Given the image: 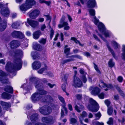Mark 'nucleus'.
<instances>
[{
    "mask_svg": "<svg viewBox=\"0 0 125 125\" xmlns=\"http://www.w3.org/2000/svg\"><path fill=\"white\" fill-rule=\"evenodd\" d=\"M1 96L3 98L8 99H10L11 97V95L5 92L3 93L2 94Z\"/></svg>",
    "mask_w": 125,
    "mask_h": 125,
    "instance_id": "28",
    "label": "nucleus"
},
{
    "mask_svg": "<svg viewBox=\"0 0 125 125\" xmlns=\"http://www.w3.org/2000/svg\"><path fill=\"white\" fill-rule=\"evenodd\" d=\"M94 67L95 70L98 72L99 73H100V71L98 69L97 66L94 63Z\"/></svg>",
    "mask_w": 125,
    "mask_h": 125,
    "instance_id": "52",
    "label": "nucleus"
},
{
    "mask_svg": "<svg viewBox=\"0 0 125 125\" xmlns=\"http://www.w3.org/2000/svg\"><path fill=\"white\" fill-rule=\"evenodd\" d=\"M46 28V26L45 24H43L42 25L41 27V30L43 31L44 30V29H45Z\"/></svg>",
    "mask_w": 125,
    "mask_h": 125,
    "instance_id": "58",
    "label": "nucleus"
},
{
    "mask_svg": "<svg viewBox=\"0 0 125 125\" xmlns=\"http://www.w3.org/2000/svg\"><path fill=\"white\" fill-rule=\"evenodd\" d=\"M65 19V17L63 16L60 20V24L58 25V27L59 28H61L63 27L64 30H67L69 29L70 27L67 22L64 21Z\"/></svg>",
    "mask_w": 125,
    "mask_h": 125,
    "instance_id": "8",
    "label": "nucleus"
},
{
    "mask_svg": "<svg viewBox=\"0 0 125 125\" xmlns=\"http://www.w3.org/2000/svg\"><path fill=\"white\" fill-rule=\"evenodd\" d=\"M7 26V22H3L0 23V31H4L6 29Z\"/></svg>",
    "mask_w": 125,
    "mask_h": 125,
    "instance_id": "29",
    "label": "nucleus"
},
{
    "mask_svg": "<svg viewBox=\"0 0 125 125\" xmlns=\"http://www.w3.org/2000/svg\"><path fill=\"white\" fill-rule=\"evenodd\" d=\"M104 94L103 93H102L98 95V96L99 98L103 99L104 98Z\"/></svg>",
    "mask_w": 125,
    "mask_h": 125,
    "instance_id": "47",
    "label": "nucleus"
},
{
    "mask_svg": "<svg viewBox=\"0 0 125 125\" xmlns=\"http://www.w3.org/2000/svg\"><path fill=\"white\" fill-rule=\"evenodd\" d=\"M68 46L67 45H65L64 46L63 49L64 52L66 55H68L70 53V48L68 47Z\"/></svg>",
    "mask_w": 125,
    "mask_h": 125,
    "instance_id": "30",
    "label": "nucleus"
},
{
    "mask_svg": "<svg viewBox=\"0 0 125 125\" xmlns=\"http://www.w3.org/2000/svg\"><path fill=\"white\" fill-rule=\"evenodd\" d=\"M104 102L105 104L107 106H108L110 104V102L108 100H105Z\"/></svg>",
    "mask_w": 125,
    "mask_h": 125,
    "instance_id": "50",
    "label": "nucleus"
},
{
    "mask_svg": "<svg viewBox=\"0 0 125 125\" xmlns=\"http://www.w3.org/2000/svg\"><path fill=\"white\" fill-rule=\"evenodd\" d=\"M58 97L59 100L63 104L62 105V106H65L66 105V104L63 98L60 95L58 96Z\"/></svg>",
    "mask_w": 125,
    "mask_h": 125,
    "instance_id": "37",
    "label": "nucleus"
},
{
    "mask_svg": "<svg viewBox=\"0 0 125 125\" xmlns=\"http://www.w3.org/2000/svg\"><path fill=\"white\" fill-rule=\"evenodd\" d=\"M93 36L94 38L96 40L99 42H100V40L98 38V37L95 34H93Z\"/></svg>",
    "mask_w": 125,
    "mask_h": 125,
    "instance_id": "60",
    "label": "nucleus"
},
{
    "mask_svg": "<svg viewBox=\"0 0 125 125\" xmlns=\"http://www.w3.org/2000/svg\"><path fill=\"white\" fill-rule=\"evenodd\" d=\"M72 84L73 86L75 87H79L82 86V83L80 79L76 77L75 75L74 76V79Z\"/></svg>",
    "mask_w": 125,
    "mask_h": 125,
    "instance_id": "9",
    "label": "nucleus"
},
{
    "mask_svg": "<svg viewBox=\"0 0 125 125\" xmlns=\"http://www.w3.org/2000/svg\"><path fill=\"white\" fill-rule=\"evenodd\" d=\"M99 85L100 87L102 88H106V89H104L105 91L108 90L109 89H112L113 88V86L111 84H109L107 85L102 81H101L99 82Z\"/></svg>",
    "mask_w": 125,
    "mask_h": 125,
    "instance_id": "10",
    "label": "nucleus"
},
{
    "mask_svg": "<svg viewBox=\"0 0 125 125\" xmlns=\"http://www.w3.org/2000/svg\"><path fill=\"white\" fill-rule=\"evenodd\" d=\"M111 43L112 46L114 47L115 49H117V48H120L119 45L116 42L113 41L111 42Z\"/></svg>",
    "mask_w": 125,
    "mask_h": 125,
    "instance_id": "34",
    "label": "nucleus"
},
{
    "mask_svg": "<svg viewBox=\"0 0 125 125\" xmlns=\"http://www.w3.org/2000/svg\"><path fill=\"white\" fill-rule=\"evenodd\" d=\"M115 64V63L113 61L112 59H110L108 63L109 66L111 67H112L114 66Z\"/></svg>",
    "mask_w": 125,
    "mask_h": 125,
    "instance_id": "38",
    "label": "nucleus"
},
{
    "mask_svg": "<svg viewBox=\"0 0 125 125\" xmlns=\"http://www.w3.org/2000/svg\"><path fill=\"white\" fill-rule=\"evenodd\" d=\"M31 54L33 59H39L38 57L40 55L36 52H32Z\"/></svg>",
    "mask_w": 125,
    "mask_h": 125,
    "instance_id": "32",
    "label": "nucleus"
},
{
    "mask_svg": "<svg viewBox=\"0 0 125 125\" xmlns=\"http://www.w3.org/2000/svg\"><path fill=\"white\" fill-rule=\"evenodd\" d=\"M14 56L15 57L18 56L19 58L21 56L23 55V52L21 50H18L16 51L15 53H14Z\"/></svg>",
    "mask_w": 125,
    "mask_h": 125,
    "instance_id": "24",
    "label": "nucleus"
},
{
    "mask_svg": "<svg viewBox=\"0 0 125 125\" xmlns=\"http://www.w3.org/2000/svg\"><path fill=\"white\" fill-rule=\"evenodd\" d=\"M41 63L38 61H35L32 64V67L33 70H37L41 66Z\"/></svg>",
    "mask_w": 125,
    "mask_h": 125,
    "instance_id": "18",
    "label": "nucleus"
},
{
    "mask_svg": "<svg viewBox=\"0 0 125 125\" xmlns=\"http://www.w3.org/2000/svg\"><path fill=\"white\" fill-rule=\"evenodd\" d=\"M98 27L100 31L104 35L105 37H110L113 35L110 31L106 29L104 25L102 22L99 23L98 25Z\"/></svg>",
    "mask_w": 125,
    "mask_h": 125,
    "instance_id": "4",
    "label": "nucleus"
},
{
    "mask_svg": "<svg viewBox=\"0 0 125 125\" xmlns=\"http://www.w3.org/2000/svg\"><path fill=\"white\" fill-rule=\"evenodd\" d=\"M7 7L6 5H4L3 3L1 2L0 3V9H2L4 7Z\"/></svg>",
    "mask_w": 125,
    "mask_h": 125,
    "instance_id": "49",
    "label": "nucleus"
},
{
    "mask_svg": "<svg viewBox=\"0 0 125 125\" xmlns=\"http://www.w3.org/2000/svg\"><path fill=\"white\" fill-rule=\"evenodd\" d=\"M10 46L12 48H15L18 47L20 45V42L14 40L10 42Z\"/></svg>",
    "mask_w": 125,
    "mask_h": 125,
    "instance_id": "19",
    "label": "nucleus"
},
{
    "mask_svg": "<svg viewBox=\"0 0 125 125\" xmlns=\"http://www.w3.org/2000/svg\"><path fill=\"white\" fill-rule=\"evenodd\" d=\"M11 35L13 37L15 38H22L24 37V35L20 31H13Z\"/></svg>",
    "mask_w": 125,
    "mask_h": 125,
    "instance_id": "13",
    "label": "nucleus"
},
{
    "mask_svg": "<svg viewBox=\"0 0 125 125\" xmlns=\"http://www.w3.org/2000/svg\"><path fill=\"white\" fill-rule=\"evenodd\" d=\"M39 3H44L48 5H49L50 4V1H46L43 0H39Z\"/></svg>",
    "mask_w": 125,
    "mask_h": 125,
    "instance_id": "41",
    "label": "nucleus"
},
{
    "mask_svg": "<svg viewBox=\"0 0 125 125\" xmlns=\"http://www.w3.org/2000/svg\"><path fill=\"white\" fill-rule=\"evenodd\" d=\"M113 108L112 107H110L108 108L107 110V113L109 115H111L112 113Z\"/></svg>",
    "mask_w": 125,
    "mask_h": 125,
    "instance_id": "42",
    "label": "nucleus"
},
{
    "mask_svg": "<svg viewBox=\"0 0 125 125\" xmlns=\"http://www.w3.org/2000/svg\"><path fill=\"white\" fill-rule=\"evenodd\" d=\"M0 12L1 14L4 16L7 17L9 15L10 12L7 7L2 9Z\"/></svg>",
    "mask_w": 125,
    "mask_h": 125,
    "instance_id": "14",
    "label": "nucleus"
},
{
    "mask_svg": "<svg viewBox=\"0 0 125 125\" xmlns=\"http://www.w3.org/2000/svg\"><path fill=\"white\" fill-rule=\"evenodd\" d=\"M47 68L46 66L45 65V68H42L40 70L38 71V72L39 73L41 74L44 71L46 70L47 69Z\"/></svg>",
    "mask_w": 125,
    "mask_h": 125,
    "instance_id": "43",
    "label": "nucleus"
},
{
    "mask_svg": "<svg viewBox=\"0 0 125 125\" xmlns=\"http://www.w3.org/2000/svg\"><path fill=\"white\" fill-rule=\"evenodd\" d=\"M122 51L123 52V53L125 52V45H122Z\"/></svg>",
    "mask_w": 125,
    "mask_h": 125,
    "instance_id": "64",
    "label": "nucleus"
},
{
    "mask_svg": "<svg viewBox=\"0 0 125 125\" xmlns=\"http://www.w3.org/2000/svg\"><path fill=\"white\" fill-rule=\"evenodd\" d=\"M95 124L96 125H104V124L103 123H100L98 121L96 122Z\"/></svg>",
    "mask_w": 125,
    "mask_h": 125,
    "instance_id": "57",
    "label": "nucleus"
},
{
    "mask_svg": "<svg viewBox=\"0 0 125 125\" xmlns=\"http://www.w3.org/2000/svg\"><path fill=\"white\" fill-rule=\"evenodd\" d=\"M4 91L10 93H13V88L10 86H8L5 87L4 89Z\"/></svg>",
    "mask_w": 125,
    "mask_h": 125,
    "instance_id": "25",
    "label": "nucleus"
},
{
    "mask_svg": "<svg viewBox=\"0 0 125 125\" xmlns=\"http://www.w3.org/2000/svg\"><path fill=\"white\" fill-rule=\"evenodd\" d=\"M75 109L77 112L80 113L81 112V110H83L84 109V107L82 105H81L80 107H79L77 105H75L74 107Z\"/></svg>",
    "mask_w": 125,
    "mask_h": 125,
    "instance_id": "35",
    "label": "nucleus"
},
{
    "mask_svg": "<svg viewBox=\"0 0 125 125\" xmlns=\"http://www.w3.org/2000/svg\"><path fill=\"white\" fill-rule=\"evenodd\" d=\"M87 115V113L86 112L83 111L82 112L81 114L79 116L78 118L80 119L81 124H82V120L83 119V118L86 117Z\"/></svg>",
    "mask_w": 125,
    "mask_h": 125,
    "instance_id": "22",
    "label": "nucleus"
},
{
    "mask_svg": "<svg viewBox=\"0 0 125 125\" xmlns=\"http://www.w3.org/2000/svg\"><path fill=\"white\" fill-rule=\"evenodd\" d=\"M90 89L92 90L91 93L92 94L94 95H96L100 92V90L98 87H91Z\"/></svg>",
    "mask_w": 125,
    "mask_h": 125,
    "instance_id": "17",
    "label": "nucleus"
},
{
    "mask_svg": "<svg viewBox=\"0 0 125 125\" xmlns=\"http://www.w3.org/2000/svg\"><path fill=\"white\" fill-rule=\"evenodd\" d=\"M89 14L91 15V18L92 19V21L94 23V24L98 25V23L100 22L98 19L96 18L95 15V10L93 9H90L88 10Z\"/></svg>",
    "mask_w": 125,
    "mask_h": 125,
    "instance_id": "6",
    "label": "nucleus"
},
{
    "mask_svg": "<svg viewBox=\"0 0 125 125\" xmlns=\"http://www.w3.org/2000/svg\"><path fill=\"white\" fill-rule=\"evenodd\" d=\"M62 107L61 109V117H63L64 116V113L67 115V111L66 108L65 107V106H62Z\"/></svg>",
    "mask_w": 125,
    "mask_h": 125,
    "instance_id": "31",
    "label": "nucleus"
},
{
    "mask_svg": "<svg viewBox=\"0 0 125 125\" xmlns=\"http://www.w3.org/2000/svg\"><path fill=\"white\" fill-rule=\"evenodd\" d=\"M87 6L88 8H94L97 7L95 0H89L87 3Z\"/></svg>",
    "mask_w": 125,
    "mask_h": 125,
    "instance_id": "15",
    "label": "nucleus"
},
{
    "mask_svg": "<svg viewBox=\"0 0 125 125\" xmlns=\"http://www.w3.org/2000/svg\"><path fill=\"white\" fill-rule=\"evenodd\" d=\"M27 21L28 23L32 27L34 28L39 23L37 21L27 19Z\"/></svg>",
    "mask_w": 125,
    "mask_h": 125,
    "instance_id": "16",
    "label": "nucleus"
},
{
    "mask_svg": "<svg viewBox=\"0 0 125 125\" xmlns=\"http://www.w3.org/2000/svg\"><path fill=\"white\" fill-rule=\"evenodd\" d=\"M62 88L63 91L65 92H66V85L65 84L62 85Z\"/></svg>",
    "mask_w": 125,
    "mask_h": 125,
    "instance_id": "55",
    "label": "nucleus"
},
{
    "mask_svg": "<svg viewBox=\"0 0 125 125\" xmlns=\"http://www.w3.org/2000/svg\"><path fill=\"white\" fill-rule=\"evenodd\" d=\"M5 76H6L5 73L2 71L0 70V76L2 77L0 79V80L3 83H8L9 82V81L7 79H3V80H1V79H3V77Z\"/></svg>",
    "mask_w": 125,
    "mask_h": 125,
    "instance_id": "20",
    "label": "nucleus"
},
{
    "mask_svg": "<svg viewBox=\"0 0 125 125\" xmlns=\"http://www.w3.org/2000/svg\"><path fill=\"white\" fill-rule=\"evenodd\" d=\"M107 47L108 50L111 53L113 57L116 59H117V57L116 55L113 50L108 45H107Z\"/></svg>",
    "mask_w": 125,
    "mask_h": 125,
    "instance_id": "26",
    "label": "nucleus"
},
{
    "mask_svg": "<svg viewBox=\"0 0 125 125\" xmlns=\"http://www.w3.org/2000/svg\"><path fill=\"white\" fill-rule=\"evenodd\" d=\"M26 34L27 36H29L31 35V33L30 31H27L26 32Z\"/></svg>",
    "mask_w": 125,
    "mask_h": 125,
    "instance_id": "63",
    "label": "nucleus"
},
{
    "mask_svg": "<svg viewBox=\"0 0 125 125\" xmlns=\"http://www.w3.org/2000/svg\"><path fill=\"white\" fill-rule=\"evenodd\" d=\"M41 34L40 31H38L34 32L33 34V38L35 39H37Z\"/></svg>",
    "mask_w": 125,
    "mask_h": 125,
    "instance_id": "23",
    "label": "nucleus"
},
{
    "mask_svg": "<svg viewBox=\"0 0 125 125\" xmlns=\"http://www.w3.org/2000/svg\"><path fill=\"white\" fill-rule=\"evenodd\" d=\"M46 17V20L47 21H49V22H50L51 21V17L49 15H46L45 16Z\"/></svg>",
    "mask_w": 125,
    "mask_h": 125,
    "instance_id": "54",
    "label": "nucleus"
},
{
    "mask_svg": "<svg viewBox=\"0 0 125 125\" xmlns=\"http://www.w3.org/2000/svg\"><path fill=\"white\" fill-rule=\"evenodd\" d=\"M38 79L36 77H32L30 79L31 82L34 83L36 88H37V92L33 94L31 96V98L33 102L40 101L42 102H50L52 101V98L49 95H47L44 98L43 97L42 95L45 94L47 92L43 90H41V86L38 83Z\"/></svg>",
    "mask_w": 125,
    "mask_h": 125,
    "instance_id": "1",
    "label": "nucleus"
},
{
    "mask_svg": "<svg viewBox=\"0 0 125 125\" xmlns=\"http://www.w3.org/2000/svg\"><path fill=\"white\" fill-rule=\"evenodd\" d=\"M35 1L34 0H27L25 4H23L20 7V9L22 11H25L32 8L35 4Z\"/></svg>",
    "mask_w": 125,
    "mask_h": 125,
    "instance_id": "5",
    "label": "nucleus"
},
{
    "mask_svg": "<svg viewBox=\"0 0 125 125\" xmlns=\"http://www.w3.org/2000/svg\"><path fill=\"white\" fill-rule=\"evenodd\" d=\"M86 106L90 111L94 112H97L99 107L98 104L92 98L90 99L89 102Z\"/></svg>",
    "mask_w": 125,
    "mask_h": 125,
    "instance_id": "3",
    "label": "nucleus"
},
{
    "mask_svg": "<svg viewBox=\"0 0 125 125\" xmlns=\"http://www.w3.org/2000/svg\"><path fill=\"white\" fill-rule=\"evenodd\" d=\"M46 40L45 39L42 38L39 41V42L41 44L43 45L45 44L46 42Z\"/></svg>",
    "mask_w": 125,
    "mask_h": 125,
    "instance_id": "40",
    "label": "nucleus"
},
{
    "mask_svg": "<svg viewBox=\"0 0 125 125\" xmlns=\"http://www.w3.org/2000/svg\"><path fill=\"white\" fill-rule=\"evenodd\" d=\"M33 48L35 50L39 51H41L42 50V47L39 44H36L33 46Z\"/></svg>",
    "mask_w": 125,
    "mask_h": 125,
    "instance_id": "33",
    "label": "nucleus"
},
{
    "mask_svg": "<svg viewBox=\"0 0 125 125\" xmlns=\"http://www.w3.org/2000/svg\"><path fill=\"white\" fill-rule=\"evenodd\" d=\"M40 12L38 10H35L29 12V16L32 19H35L39 14Z\"/></svg>",
    "mask_w": 125,
    "mask_h": 125,
    "instance_id": "12",
    "label": "nucleus"
},
{
    "mask_svg": "<svg viewBox=\"0 0 125 125\" xmlns=\"http://www.w3.org/2000/svg\"><path fill=\"white\" fill-rule=\"evenodd\" d=\"M15 65L12 66V64L10 62H8L6 65L5 69L8 72H11L12 69L18 70H20L22 66V62L21 60L19 58L16 60Z\"/></svg>",
    "mask_w": 125,
    "mask_h": 125,
    "instance_id": "2",
    "label": "nucleus"
},
{
    "mask_svg": "<svg viewBox=\"0 0 125 125\" xmlns=\"http://www.w3.org/2000/svg\"><path fill=\"white\" fill-rule=\"evenodd\" d=\"M70 123L73 124H75L77 121L76 119L73 118H72L70 120Z\"/></svg>",
    "mask_w": 125,
    "mask_h": 125,
    "instance_id": "45",
    "label": "nucleus"
},
{
    "mask_svg": "<svg viewBox=\"0 0 125 125\" xmlns=\"http://www.w3.org/2000/svg\"><path fill=\"white\" fill-rule=\"evenodd\" d=\"M3 107V109L5 110H7L10 107V103H6L5 102H2L1 103Z\"/></svg>",
    "mask_w": 125,
    "mask_h": 125,
    "instance_id": "21",
    "label": "nucleus"
},
{
    "mask_svg": "<svg viewBox=\"0 0 125 125\" xmlns=\"http://www.w3.org/2000/svg\"><path fill=\"white\" fill-rule=\"evenodd\" d=\"M67 57L68 58V57ZM74 58H76L81 59V57L79 55H72L69 57L68 59L63 61L62 63L63 64H64L65 63L73 61L74 60Z\"/></svg>",
    "mask_w": 125,
    "mask_h": 125,
    "instance_id": "11",
    "label": "nucleus"
},
{
    "mask_svg": "<svg viewBox=\"0 0 125 125\" xmlns=\"http://www.w3.org/2000/svg\"><path fill=\"white\" fill-rule=\"evenodd\" d=\"M76 96L78 100H81L82 98V95L81 94H77L76 95Z\"/></svg>",
    "mask_w": 125,
    "mask_h": 125,
    "instance_id": "48",
    "label": "nucleus"
},
{
    "mask_svg": "<svg viewBox=\"0 0 125 125\" xmlns=\"http://www.w3.org/2000/svg\"><path fill=\"white\" fill-rule=\"evenodd\" d=\"M96 119L97 120H99L101 117V115L99 112H98L95 115Z\"/></svg>",
    "mask_w": 125,
    "mask_h": 125,
    "instance_id": "44",
    "label": "nucleus"
},
{
    "mask_svg": "<svg viewBox=\"0 0 125 125\" xmlns=\"http://www.w3.org/2000/svg\"><path fill=\"white\" fill-rule=\"evenodd\" d=\"M39 111L41 114L45 115L50 114L52 112V108L49 106H45L40 108Z\"/></svg>",
    "mask_w": 125,
    "mask_h": 125,
    "instance_id": "7",
    "label": "nucleus"
},
{
    "mask_svg": "<svg viewBox=\"0 0 125 125\" xmlns=\"http://www.w3.org/2000/svg\"><path fill=\"white\" fill-rule=\"evenodd\" d=\"M113 118L111 117L109 118V120L107 122V123L110 125H112L113 124Z\"/></svg>",
    "mask_w": 125,
    "mask_h": 125,
    "instance_id": "46",
    "label": "nucleus"
},
{
    "mask_svg": "<svg viewBox=\"0 0 125 125\" xmlns=\"http://www.w3.org/2000/svg\"><path fill=\"white\" fill-rule=\"evenodd\" d=\"M71 40L74 41L76 43H78L79 45L81 46H83V45L81 44L80 42L77 40L74 37H72L71 38Z\"/></svg>",
    "mask_w": 125,
    "mask_h": 125,
    "instance_id": "39",
    "label": "nucleus"
},
{
    "mask_svg": "<svg viewBox=\"0 0 125 125\" xmlns=\"http://www.w3.org/2000/svg\"><path fill=\"white\" fill-rule=\"evenodd\" d=\"M68 108L71 111H72L73 110V109L72 108V105L70 104H69L68 105Z\"/></svg>",
    "mask_w": 125,
    "mask_h": 125,
    "instance_id": "59",
    "label": "nucleus"
},
{
    "mask_svg": "<svg viewBox=\"0 0 125 125\" xmlns=\"http://www.w3.org/2000/svg\"><path fill=\"white\" fill-rule=\"evenodd\" d=\"M67 15L69 21L71 22L72 20V18L69 15L67 14Z\"/></svg>",
    "mask_w": 125,
    "mask_h": 125,
    "instance_id": "62",
    "label": "nucleus"
},
{
    "mask_svg": "<svg viewBox=\"0 0 125 125\" xmlns=\"http://www.w3.org/2000/svg\"><path fill=\"white\" fill-rule=\"evenodd\" d=\"M93 115L92 114L90 113L88 114V117L89 118H91L93 117Z\"/></svg>",
    "mask_w": 125,
    "mask_h": 125,
    "instance_id": "61",
    "label": "nucleus"
},
{
    "mask_svg": "<svg viewBox=\"0 0 125 125\" xmlns=\"http://www.w3.org/2000/svg\"><path fill=\"white\" fill-rule=\"evenodd\" d=\"M84 55L86 56L87 57L90 56L91 55V54L89 52H86L84 53Z\"/></svg>",
    "mask_w": 125,
    "mask_h": 125,
    "instance_id": "56",
    "label": "nucleus"
},
{
    "mask_svg": "<svg viewBox=\"0 0 125 125\" xmlns=\"http://www.w3.org/2000/svg\"><path fill=\"white\" fill-rule=\"evenodd\" d=\"M54 33V31L52 29L51 31V33L50 34V38L51 39L53 36Z\"/></svg>",
    "mask_w": 125,
    "mask_h": 125,
    "instance_id": "51",
    "label": "nucleus"
},
{
    "mask_svg": "<svg viewBox=\"0 0 125 125\" xmlns=\"http://www.w3.org/2000/svg\"><path fill=\"white\" fill-rule=\"evenodd\" d=\"M19 26V23L17 22H16L13 23L11 26L13 28L16 29H17Z\"/></svg>",
    "mask_w": 125,
    "mask_h": 125,
    "instance_id": "36",
    "label": "nucleus"
},
{
    "mask_svg": "<svg viewBox=\"0 0 125 125\" xmlns=\"http://www.w3.org/2000/svg\"><path fill=\"white\" fill-rule=\"evenodd\" d=\"M117 79L119 82H121L123 80V78L122 77L120 76L118 77Z\"/></svg>",
    "mask_w": 125,
    "mask_h": 125,
    "instance_id": "53",
    "label": "nucleus"
},
{
    "mask_svg": "<svg viewBox=\"0 0 125 125\" xmlns=\"http://www.w3.org/2000/svg\"><path fill=\"white\" fill-rule=\"evenodd\" d=\"M38 116L37 114H36L32 115L30 117L29 116L32 123H33L35 121H36L37 120Z\"/></svg>",
    "mask_w": 125,
    "mask_h": 125,
    "instance_id": "27",
    "label": "nucleus"
}]
</instances>
